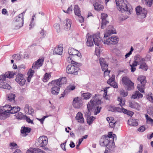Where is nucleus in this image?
Segmentation results:
<instances>
[{
    "instance_id": "obj_2",
    "label": "nucleus",
    "mask_w": 153,
    "mask_h": 153,
    "mask_svg": "<svg viewBox=\"0 0 153 153\" xmlns=\"http://www.w3.org/2000/svg\"><path fill=\"white\" fill-rule=\"evenodd\" d=\"M87 45L90 47L93 45V41L95 45L99 46L102 40V38L98 33L93 35L92 36L88 33L87 34Z\"/></svg>"
},
{
    "instance_id": "obj_37",
    "label": "nucleus",
    "mask_w": 153,
    "mask_h": 153,
    "mask_svg": "<svg viewBox=\"0 0 153 153\" xmlns=\"http://www.w3.org/2000/svg\"><path fill=\"white\" fill-rule=\"evenodd\" d=\"M11 111L10 112V114H15L17 112L19 111H20V108L18 106L13 107H11Z\"/></svg>"
},
{
    "instance_id": "obj_18",
    "label": "nucleus",
    "mask_w": 153,
    "mask_h": 153,
    "mask_svg": "<svg viewBox=\"0 0 153 153\" xmlns=\"http://www.w3.org/2000/svg\"><path fill=\"white\" fill-rule=\"evenodd\" d=\"M44 60V58L39 59L35 63L33 64L32 68L34 69H36L40 67L42 65Z\"/></svg>"
},
{
    "instance_id": "obj_17",
    "label": "nucleus",
    "mask_w": 153,
    "mask_h": 153,
    "mask_svg": "<svg viewBox=\"0 0 153 153\" xmlns=\"http://www.w3.org/2000/svg\"><path fill=\"white\" fill-rule=\"evenodd\" d=\"M71 20L67 19L64 21L63 28L65 31L69 30L71 28Z\"/></svg>"
},
{
    "instance_id": "obj_57",
    "label": "nucleus",
    "mask_w": 153,
    "mask_h": 153,
    "mask_svg": "<svg viewBox=\"0 0 153 153\" xmlns=\"http://www.w3.org/2000/svg\"><path fill=\"white\" fill-rule=\"evenodd\" d=\"M36 149L35 148H30L27 151L26 153H36Z\"/></svg>"
},
{
    "instance_id": "obj_5",
    "label": "nucleus",
    "mask_w": 153,
    "mask_h": 153,
    "mask_svg": "<svg viewBox=\"0 0 153 153\" xmlns=\"http://www.w3.org/2000/svg\"><path fill=\"white\" fill-rule=\"evenodd\" d=\"M48 143V139L46 136H42L37 139L36 141V144L38 146L42 147L45 150H48V148L45 147Z\"/></svg>"
},
{
    "instance_id": "obj_54",
    "label": "nucleus",
    "mask_w": 153,
    "mask_h": 153,
    "mask_svg": "<svg viewBox=\"0 0 153 153\" xmlns=\"http://www.w3.org/2000/svg\"><path fill=\"white\" fill-rule=\"evenodd\" d=\"M53 26L56 29L57 32L58 33H59L60 30L59 25L57 23H55L54 25Z\"/></svg>"
},
{
    "instance_id": "obj_40",
    "label": "nucleus",
    "mask_w": 153,
    "mask_h": 153,
    "mask_svg": "<svg viewBox=\"0 0 153 153\" xmlns=\"http://www.w3.org/2000/svg\"><path fill=\"white\" fill-rule=\"evenodd\" d=\"M94 9L97 10H102L103 8V6L98 3H96L94 4Z\"/></svg>"
},
{
    "instance_id": "obj_41",
    "label": "nucleus",
    "mask_w": 153,
    "mask_h": 153,
    "mask_svg": "<svg viewBox=\"0 0 153 153\" xmlns=\"http://www.w3.org/2000/svg\"><path fill=\"white\" fill-rule=\"evenodd\" d=\"M11 106L10 105H6L5 106L3 107V109L2 110H4V111L7 113L9 114H10V112L11 111Z\"/></svg>"
},
{
    "instance_id": "obj_46",
    "label": "nucleus",
    "mask_w": 153,
    "mask_h": 153,
    "mask_svg": "<svg viewBox=\"0 0 153 153\" xmlns=\"http://www.w3.org/2000/svg\"><path fill=\"white\" fill-rule=\"evenodd\" d=\"M95 119V118L93 116L87 117V123L89 125H91Z\"/></svg>"
},
{
    "instance_id": "obj_44",
    "label": "nucleus",
    "mask_w": 153,
    "mask_h": 153,
    "mask_svg": "<svg viewBox=\"0 0 153 153\" xmlns=\"http://www.w3.org/2000/svg\"><path fill=\"white\" fill-rule=\"evenodd\" d=\"M145 117L146 120V122L147 123L153 126V120L149 117L148 115H146Z\"/></svg>"
},
{
    "instance_id": "obj_58",
    "label": "nucleus",
    "mask_w": 153,
    "mask_h": 153,
    "mask_svg": "<svg viewBox=\"0 0 153 153\" xmlns=\"http://www.w3.org/2000/svg\"><path fill=\"white\" fill-rule=\"evenodd\" d=\"M34 73V71L32 69H30L29 71L27 72L28 76H29L30 77H32L33 76V74Z\"/></svg>"
},
{
    "instance_id": "obj_8",
    "label": "nucleus",
    "mask_w": 153,
    "mask_h": 153,
    "mask_svg": "<svg viewBox=\"0 0 153 153\" xmlns=\"http://www.w3.org/2000/svg\"><path fill=\"white\" fill-rule=\"evenodd\" d=\"M104 39L103 42L104 44L108 45H114L117 44L118 42L119 39L116 36H111L108 39Z\"/></svg>"
},
{
    "instance_id": "obj_21",
    "label": "nucleus",
    "mask_w": 153,
    "mask_h": 153,
    "mask_svg": "<svg viewBox=\"0 0 153 153\" xmlns=\"http://www.w3.org/2000/svg\"><path fill=\"white\" fill-rule=\"evenodd\" d=\"M30 128L25 127H22L21 130V135L23 137L26 136L30 132Z\"/></svg>"
},
{
    "instance_id": "obj_9",
    "label": "nucleus",
    "mask_w": 153,
    "mask_h": 153,
    "mask_svg": "<svg viewBox=\"0 0 153 153\" xmlns=\"http://www.w3.org/2000/svg\"><path fill=\"white\" fill-rule=\"evenodd\" d=\"M145 77L143 76H139L137 78V80L140 84H138L137 88L138 90L141 93L144 92V87L146 82Z\"/></svg>"
},
{
    "instance_id": "obj_56",
    "label": "nucleus",
    "mask_w": 153,
    "mask_h": 153,
    "mask_svg": "<svg viewBox=\"0 0 153 153\" xmlns=\"http://www.w3.org/2000/svg\"><path fill=\"white\" fill-rule=\"evenodd\" d=\"M12 57L14 59H16L17 60H19L21 58V57L19 54H14L13 55Z\"/></svg>"
},
{
    "instance_id": "obj_47",
    "label": "nucleus",
    "mask_w": 153,
    "mask_h": 153,
    "mask_svg": "<svg viewBox=\"0 0 153 153\" xmlns=\"http://www.w3.org/2000/svg\"><path fill=\"white\" fill-rule=\"evenodd\" d=\"M51 77L50 73H46L45 74L43 81L44 82H47Z\"/></svg>"
},
{
    "instance_id": "obj_33",
    "label": "nucleus",
    "mask_w": 153,
    "mask_h": 153,
    "mask_svg": "<svg viewBox=\"0 0 153 153\" xmlns=\"http://www.w3.org/2000/svg\"><path fill=\"white\" fill-rule=\"evenodd\" d=\"M122 108L116 107L114 106H111L109 108L108 110L112 112L117 111L121 112L122 110Z\"/></svg>"
},
{
    "instance_id": "obj_13",
    "label": "nucleus",
    "mask_w": 153,
    "mask_h": 153,
    "mask_svg": "<svg viewBox=\"0 0 153 153\" xmlns=\"http://www.w3.org/2000/svg\"><path fill=\"white\" fill-rule=\"evenodd\" d=\"M67 82V79L65 77H63L61 78H59L58 79L55 80L50 82V84H53L54 85H57L60 86V85L66 84Z\"/></svg>"
},
{
    "instance_id": "obj_6",
    "label": "nucleus",
    "mask_w": 153,
    "mask_h": 153,
    "mask_svg": "<svg viewBox=\"0 0 153 153\" xmlns=\"http://www.w3.org/2000/svg\"><path fill=\"white\" fill-rule=\"evenodd\" d=\"M122 82L123 84L128 90H131L134 88V84L127 76L123 77Z\"/></svg>"
},
{
    "instance_id": "obj_32",
    "label": "nucleus",
    "mask_w": 153,
    "mask_h": 153,
    "mask_svg": "<svg viewBox=\"0 0 153 153\" xmlns=\"http://www.w3.org/2000/svg\"><path fill=\"white\" fill-rule=\"evenodd\" d=\"M128 123L131 126H136L138 125L137 120L135 119H129L128 121Z\"/></svg>"
},
{
    "instance_id": "obj_38",
    "label": "nucleus",
    "mask_w": 153,
    "mask_h": 153,
    "mask_svg": "<svg viewBox=\"0 0 153 153\" xmlns=\"http://www.w3.org/2000/svg\"><path fill=\"white\" fill-rule=\"evenodd\" d=\"M75 58L71 56H70L68 57L67 58V60L68 62L69 63H71L73 64H74L76 65H78V64H79L77 62H76L75 61H74L73 60V59H74Z\"/></svg>"
},
{
    "instance_id": "obj_4",
    "label": "nucleus",
    "mask_w": 153,
    "mask_h": 153,
    "mask_svg": "<svg viewBox=\"0 0 153 153\" xmlns=\"http://www.w3.org/2000/svg\"><path fill=\"white\" fill-rule=\"evenodd\" d=\"M101 103V100L99 99L98 96L97 94H95L88 102L87 105V108L89 110L95 108V107L99 105Z\"/></svg>"
},
{
    "instance_id": "obj_43",
    "label": "nucleus",
    "mask_w": 153,
    "mask_h": 153,
    "mask_svg": "<svg viewBox=\"0 0 153 153\" xmlns=\"http://www.w3.org/2000/svg\"><path fill=\"white\" fill-rule=\"evenodd\" d=\"M91 96V94L89 92L83 93L82 94V97L85 100L89 99Z\"/></svg>"
},
{
    "instance_id": "obj_27",
    "label": "nucleus",
    "mask_w": 153,
    "mask_h": 153,
    "mask_svg": "<svg viewBox=\"0 0 153 153\" xmlns=\"http://www.w3.org/2000/svg\"><path fill=\"white\" fill-rule=\"evenodd\" d=\"M129 105L131 108L135 109L138 111H139L140 109V106L136 102H129Z\"/></svg>"
},
{
    "instance_id": "obj_30",
    "label": "nucleus",
    "mask_w": 153,
    "mask_h": 153,
    "mask_svg": "<svg viewBox=\"0 0 153 153\" xmlns=\"http://www.w3.org/2000/svg\"><path fill=\"white\" fill-rule=\"evenodd\" d=\"M10 116L9 114L4 111L2 109H0V119L4 120Z\"/></svg>"
},
{
    "instance_id": "obj_35",
    "label": "nucleus",
    "mask_w": 153,
    "mask_h": 153,
    "mask_svg": "<svg viewBox=\"0 0 153 153\" xmlns=\"http://www.w3.org/2000/svg\"><path fill=\"white\" fill-rule=\"evenodd\" d=\"M15 114V116L17 119L19 120H24L25 115H23L22 113L18 111Z\"/></svg>"
},
{
    "instance_id": "obj_64",
    "label": "nucleus",
    "mask_w": 153,
    "mask_h": 153,
    "mask_svg": "<svg viewBox=\"0 0 153 153\" xmlns=\"http://www.w3.org/2000/svg\"><path fill=\"white\" fill-rule=\"evenodd\" d=\"M105 71L104 73V76H108L109 75V74L110 73V71H108V68L107 69H105L104 71Z\"/></svg>"
},
{
    "instance_id": "obj_61",
    "label": "nucleus",
    "mask_w": 153,
    "mask_h": 153,
    "mask_svg": "<svg viewBox=\"0 0 153 153\" xmlns=\"http://www.w3.org/2000/svg\"><path fill=\"white\" fill-rule=\"evenodd\" d=\"M73 10V7L72 5L69 7L67 10L66 11V13L70 14L72 12Z\"/></svg>"
},
{
    "instance_id": "obj_26",
    "label": "nucleus",
    "mask_w": 153,
    "mask_h": 153,
    "mask_svg": "<svg viewBox=\"0 0 153 153\" xmlns=\"http://www.w3.org/2000/svg\"><path fill=\"white\" fill-rule=\"evenodd\" d=\"M23 23L22 22L16 19L13 23V25L14 27V29H17L19 28L23 25Z\"/></svg>"
},
{
    "instance_id": "obj_12",
    "label": "nucleus",
    "mask_w": 153,
    "mask_h": 153,
    "mask_svg": "<svg viewBox=\"0 0 153 153\" xmlns=\"http://www.w3.org/2000/svg\"><path fill=\"white\" fill-rule=\"evenodd\" d=\"M5 79L4 75H1L0 76V88L4 89H10L11 88L10 86L6 82H4V81H5Z\"/></svg>"
},
{
    "instance_id": "obj_50",
    "label": "nucleus",
    "mask_w": 153,
    "mask_h": 153,
    "mask_svg": "<svg viewBox=\"0 0 153 153\" xmlns=\"http://www.w3.org/2000/svg\"><path fill=\"white\" fill-rule=\"evenodd\" d=\"M25 13V12H24L22 13L19 14L18 16L16 17V19L23 22V19L24 18Z\"/></svg>"
},
{
    "instance_id": "obj_51",
    "label": "nucleus",
    "mask_w": 153,
    "mask_h": 153,
    "mask_svg": "<svg viewBox=\"0 0 153 153\" xmlns=\"http://www.w3.org/2000/svg\"><path fill=\"white\" fill-rule=\"evenodd\" d=\"M118 100L120 102L119 105H120L121 107L125 104V100H123L121 97H118Z\"/></svg>"
},
{
    "instance_id": "obj_39",
    "label": "nucleus",
    "mask_w": 153,
    "mask_h": 153,
    "mask_svg": "<svg viewBox=\"0 0 153 153\" xmlns=\"http://www.w3.org/2000/svg\"><path fill=\"white\" fill-rule=\"evenodd\" d=\"M74 13L76 16H77L78 17H80V11L79 7L77 5L75 6L74 9Z\"/></svg>"
},
{
    "instance_id": "obj_10",
    "label": "nucleus",
    "mask_w": 153,
    "mask_h": 153,
    "mask_svg": "<svg viewBox=\"0 0 153 153\" xmlns=\"http://www.w3.org/2000/svg\"><path fill=\"white\" fill-rule=\"evenodd\" d=\"M68 52L69 55L76 59H80L82 58V56L81 53L74 48H69L68 50Z\"/></svg>"
},
{
    "instance_id": "obj_15",
    "label": "nucleus",
    "mask_w": 153,
    "mask_h": 153,
    "mask_svg": "<svg viewBox=\"0 0 153 153\" xmlns=\"http://www.w3.org/2000/svg\"><path fill=\"white\" fill-rule=\"evenodd\" d=\"M16 81L20 85L23 86L25 84L26 80L22 74H18L16 75L15 79Z\"/></svg>"
},
{
    "instance_id": "obj_45",
    "label": "nucleus",
    "mask_w": 153,
    "mask_h": 153,
    "mask_svg": "<svg viewBox=\"0 0 153 153\" xmlns=\"http://www.w3.org/2000/svg\"><path fill=\"white\" fill-rule=\"evenodd\" d=\"M139 68L146 71L148 69V67L145 62H143L141 63L140 64Z\"/></svg>"
},
{
    "instance_id": "obj_20",
    "label": "nucleus",
    "mask_w": 153,
    "mask_h": 153,
    "mask_svg": "<svg viewBox=\"0 0 153 153\" xmlns=\"http://www.w3.org/2000/svg\"><path fill=\"white\" fill-rule=\"evenodd\" d=\"M115 76L113 75L108 80L107 83L110 85L115 88H117V85L116 83L114 81Z\"/></svg>"
},
{
    "instance_id": "obj_24",
    "label": "nucleus",
    "mask_w": 153,
    "mask_h": 153,
    "mask_svg": "<svg viewBox=\"0 0 153 153\" xmlns=\"http://www.w3.org/2000/svg\"><path fill=\"white\" fill-rule=\"evenodd\" d=\"M100 63L102 71H104L105 69H107L108 65L106 63L104 59L103 58H100Z\"/></svg>"
},
{
    "instance_id": "obj_42",
    "label": "nucleus",
    "mask_w": 153,
    "mask_h": 153,
    "mask_svg": "<svg viewBox=\"0 0 153 153\" xmlns=\"http://www.w3.org/2000/svg\"><path fill=\"white\" fill-rule=\"evenodd\" d=\"M122 112H123L124 113L130 116H132L133 114L134 113L131 111L128 110L124 108H122Z\"/></svg>"
},
{
    "instance_id": "obj_7",
    "label": "nucleus",
    "mask_w": 153,
    "mask_h": 153,
    "mask_svg": "<svg viewBox=\"0 0 153 153\" xmlns=\"http://www.w3.org/2000/svg\"><path fill=\"white\" fill-rule=\"evenodd\" d=\"M135 10L137 15L139 18L143 19L146 17L147 11L144 8L139 6L136 7Z\"/></svg>"
},
{
    "instance_id": "obj_29",
    "label": "nucleus",
    "mask_w": 153,
    "mask_h": 153,
    "mask_svg": "<svg viewBox=\"0 0 153 153\" xmlns=\"http://www.w3.org/2000/svg\"><path fill=\"white\" fill-rule=\"evenodd\" d=\"M25 112L27 114H31L34 112V110L30 106L28 105H25L24 108Z\"/></svg>"
},
{
    "instance_id": "obj_28",
    "label": "nucleus",
    "mask_w": 153,
    "mask_h": 153,
    "mask_svg": "<svg viewBox=\"0 0 153 153\" xmlns=\"http://www.w3.org/2000/svg\"><path fill=\"white\" fill-rule=\"evenodd\" d=\"M76 119L79 123H84V120L82 114L80 112H78L77 113L76 117Z\"/></svg>"
},
{
    "instance_id": "obj_1",
    "label": "nucleus",
    "mask_w": 153,
    "mask_h": 153,
    "mask_svg": "<svg viewBox=\"0 0 153 153\" xmlns=\"http://www.w3.org/2000/svg\"><path fill=\"white\" fill-rule=\"evenodd\" d=\"M117 9L122 12H126L128 15L131 14L133 9L126 0H115Z\"/></svg>"
},
{
    "instance_id": "obj_48",
    "label": "nucleus",
    "mask_w": 153,
    "mask_h": 153,
    "mask_svg": "<svg viewBox=\"0 0 153 153\" xmlns=\"http://www.w3.org/2000/svg\"><path fill=\"white\" fill-rule=\"evenodd\" d=\"M15 75V74L13 72H9L8 73H6L4 75H4L6 79V78H12Z\"/></svg>"
},
{
    "instance_id": "obj_31",
    "label": "nucleus",
    "mask_w": 153,
    "mask_h": 153,
    "mask_svg": "<svg viewBox=\"0 0 153 153\" xmlns=\"http://www.w3.org/2000/svg\"><path fill=\"white\" fill-rule=\"evenodd\" d=\"M63 51V47L59 46L57 47L54 48L53 53L55 54L61 55Z\"/></svg>"
},
{
    "instance_id": "obj_53",
    "label": "nucleus",
    "mask_w": 153,
    "mask_h": 153,
    "mask_svg": "<svg viewBox=\"0 0 153 153\" xmlns=\"http://www.w3.org/2000/svg\"><path fill=\"white\" fill-rule=\"evenodd\" d=\"M130 65L131 67V71L132 72H134L136 69L135 67L137 65L136 64H135L133 63L132 64Z\"/></svg>"
},
{
    "instance_id": "obj_60",
    "label": "nucleus",
    "mask_w": 153,
    "mask_h": 153,
    "mask_svg": "<svg viewBox=\"0 0 153 153\" xmlns=\"http://www.w3.org/2000/svg\"><path fill=\"white\" fill-rule=\"evenodd\" d=\"M24 119H25L26 121L29 123L33 124V122L32 120H31L30 118L26 116L25 115L24 117Z\"/></svg>"
},
{
    "instance_id": "obj_49",
    "label": "nucleus",
    "mask_w": 153,
    "mask_h": 153,
    "mask_svg": "<svg viewBox=\"0 0 153 153\" xmlns=\"http://www.w3.org/2000/svg\"><path fill=\"white\" fill-rule=\"evenodd\" d=\"M107 136L110 137L109 140L111 141H114V139L116 137V135L114 134H112V132H109L108 134V135H106Z\"/></svg>"
},
{
    "instance_id": "obj_34",
    "label": "nucleus",
    "mask_w": 153,
    "mask_h": 153,
    "mask_svg": "<svg viewBox=\"0 0 153 153\" xmlns=\"http://www.w3.org/2000/svg\"><path fill=\"white\" fill-rule=\"evenodd\" d=\"M7 99L10 102H15V99L16 97V95L15 94L11 93L7 95Z\"/></svg>"
},
{
    "instance_id": "obj_62",
    "label": "nucleus",
    "mask_w": 153,
    "mask_h": 153,
    "mask_svg": "<svg viewBox=\"0 0 153 153\" xmlns=\"http://www.w3.org/2000/svg\"><path fill=\"white\" fill-rule=\"evenodd\" d=\"M116 122L114 121H110L109 126L110 128H112L114 127Z\"/></svg>"
},
{
    "instance_id": "obj_19",
    "label": "nucleus",
    "mask_w": 153,
    "mask_h": 153,
    "mask_svg": "<svg viewBox=\"0 0 153 153\" xmlns=\"http://www.w3.org/2000/svg\"><path fill=\"white\" fill-rule=\"evenodd\" d=\"M108 16L106 14L102 13L101 14V19H102L101 28L104 29L105 25L108 23V22L106 20V18Z\"/></svg>"
},
{
    "instance_id": "obj_22",
    "label": "nucleus",
    "mask_w": 153,
    "mask_h": 153,
    "mask_svg": "<svg viewBox=\"0 0 153 153\" xmlns=\"http://www.w3.org/2000/svg\"><path fill=\"white\" fill-rule=\"evenodd\" d=\"M53 87L51 89V93L55 95H58L59 92L60 88L59 86L57 85H54L53 84H51Z\"/></svg>"
},
{
    "instance_id": "obj_59",
    "label": "nucleus",
    "mask_w": 153,
    "mask_h": 153,
    "mask_svg": "<svg viewBox=\"0 0 153 153\" xmlns=\"http://www.w3.org/2000/svg\"><path fill=\"white\" fill-rule=\"evenodd\" d=\"M146 4L147 6L151 7L152 5L153 0H145Z\"/></svg>"
},
{
    "instance_id": "obj_63",
    "label": "nucleus",
    "mask_w": 153,
    "mask_h": 153,
    "mask_svg": "<svg viewBox=\"0 0 153 153\" xmlns=\"http://www.w3.org/2000/svg\"><path fill=\"white\" fill-rule=\"evenodd\" d=\"M95 53L97 56H98L100 54V50L99 47L95 48Z\"/></svg>"
},
{
    "instance_id": "obj_3",
    "label": "nucleus",
    "mask_w": 153,
    "mask_h": 153,
    "mask_svg": "<svg viewBox=\"0 0 153 153\" xmlns=\"http://www.w3.org/2000/svg\"><path fill=\"white\" fill-rule=\"evenodd\" d=\"M109 138L106 135H104L101 138L100 141V144L101 146H106L105 153L107 150H112L114 147V141L110 140Z\"/></svg>"
},
{
    "instance_id": "obj_11",
    "label": "nucleus",
    "mask_w": 153,
    "mask_h": 153,
    "mask_svg": "<svg viewBox=\"0 0 153 153\" xmlns=\"http://www.w3.org/2000/svg\"><path fill=\"white\" fill-rule=\"evenodd\" d=\"M79 69V67L74 65H68L66 68V71L68 73L74 74L75 75L77 74V71Z\"/></svg>"
},
{
    "instance_id": "obj_36",
    "label": "nucleus",
    "mask_w": 153,
    "mask_h": 153,
    "mask_svg": "<svg viewBox=\"0 0 153 153\" xmlns=\"http://www.w3.org/2000/svg\"><path fill=\"white\" fill-rule=\"evenodd\" d=\"M143 96V95L139 91H136L135 93L132 95L131 98L134 99H139L142 98Z\"/></svg>"
},
{
    "instance_id": "obj_52",
    "label": "nucleus",
    "mask_w": 153,
    "mask_h": 153,
    "mask_svg": "<svg viewBox=\"0 0 153 153\" xmlns=\"http://www.w3.org/2000/svg\"><path fill=\"white\" fill-rule=\"evenodd\" d=\"M95 108H96V109L94 111V114L95 115H97L98 113L100 112L101 109V107L98 105L95 107Z\"/></svg>"
},
{
    "instance_id": "obj_14",
    "label": "nucleus",
    "mask_w": 153,
    "mask_h": 153,
    "mask_svg": "<svg viewBox=\"0 0 153 153\" xmlns=\"http://www.w3.org/2000/svg\"><path fill=\"white\" fill-rule=\"evenodd\" d=\"M73 105L76 108H79L82 105V102L80 98L76 97L74 98L73 101Z\"/></svg>"
},
{
    "instance_id": "obj_23",
    "label": "nucleus",
    "mask_w": 153,
    "mask_h": 153,
    "mask_svg": "<svg viewBox=\"0 0 153 153\" xmlns=\"http://www.w3.org/2000/svg\"><path fill=\"white\" fill-rule=\"evenodd\" d=\"M134 60L133 63L136 64L137 65H139L144 61V59L142 58L140 55H137L134 56Z\"/></svg>"
},
{
    "instance_id": "obj_25",
    "label": "nucleus",
    "mask_w": 153,
    "mask_h": 153,
    "mask_svg": "<svg viewBox=\"0 0 153 153\" xmlns=\"http://www.w3.org/2000/svg\"><path fill=\"white\" fill-rule=\"evenodd\" d=\"M75 88V87L74 85H70L66 88V89L64 91V94H67L70 91L74 90ZM62 96L60 97V98L64 97V94H62Z\"/></svg>"
},
{
    "instance_id": "obj_16",
    "label": "nucleus",
    "mask_w": 153,
    "mask_h": 153,
    "mask_svg": "<svg viewBox=\"0 0 153 153\" xmlns=\"http://www.w3.org/2000/svg\"><path fill=\"white\" fill-rule=\"evenodd\" d=\"M116 33V32L115 29L112 26H109L104 33V38L107 37L112 34Z\"/></svg>"
},
{
    "instance_id": "obj_55",
    "label": "nucleus",
    "mask_w": 153,
    "mask_h": 153,
    "mask_svg": "<svg viewBox=\"0 0 153 153\" xmlns=\"http://www.w3.org/2000/svg\"><path fill=\"white\" fill-rule=\"evenodd\" d=\"M120 94L123 97H125L127 96L128 92L123 89H121L120 91Z\"/></svg>"
}]
</instances>
